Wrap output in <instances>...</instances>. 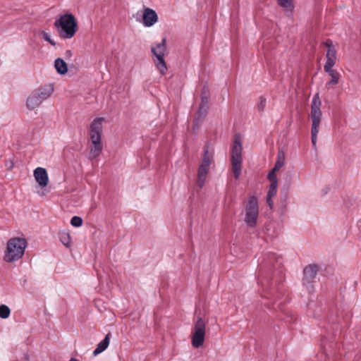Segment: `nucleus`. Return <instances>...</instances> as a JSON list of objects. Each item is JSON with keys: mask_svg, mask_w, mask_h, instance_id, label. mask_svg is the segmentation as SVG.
Returning <instances> with one entry per match:
<instances>
[{"mask_svg": "<svg viewBox=\"0 0 361 361\" xmlns=\"http://www.w3.org/2000/svg\"><path fill=\"white\" fill-rule=\"evenodd\" d=\"M27 243L25 238L13 237L6 243L4 254V260L7 263L15 262L23 257L27 247Z\"/></svg>", "mask_w": 361, "mask_h": 361, "instance_id": "1", "label": "nucleus"}, {"mask_svg": "<svg viewBox=\"0 0 361 361\" xmlns=\"http://www.w3.org/2000/svg\"><path fill=\"white\" fill-rule=\"evenodd\" d=\"M322 102L319 93L314 95L311 102L310 118L312 119L311 140L314 148L317 147V135L319 131V125L322 121V112L321 111Z\"/></svg>", "mask_w": 361, "mask_h": 361, "instance_id": "2", "label": "nucleus"}, {"mask_svg": "<svg viewBox=\"0 0 361 361\" xmlns=\"http://www.w3.org/2000/svg\"><path fill=\"white\" fill-rule=\"evenodd\" d=\"M59 36L63 39L72 38L77 31V22L72 14L61 16L54 22Z\"/></svg>", "mask_w": 361, "mask_h": 361, "instance_id": "3", "label": "nucleus"}, {"mask_svg": "<svg viewBox=\"0 0 361 361\" xmlns=\"http://www.w3.org/2000/svg\"><path fill=\"white\" fill-rule=\"evenodd\" d=\"M242 144L239 137H235L231 149L232 171L235 179H238L241 173Z\"/></svg>", "mask_w": 361, "mask_h": 361, "instance_id": "4", "label": "nucleus"}, {"mask_svg": "<svg viewBox=\"0 0 361 361\" xmlns=\"http://www.w3.org/2000/svg\"><path fill=\"white\" fill-rule=\"evenodd\" d=\"M259 216V206L257 197H249L245 206V215L244 221L250 227L255 226Z\"/></svg>", "mask_w": 361, "mask_h": 361, "instance_id": "5", "label": "nucleus"}, {"mask_svg": "<svg viewBox=\"0 0 361 361\" xmlns=\"http://www.w3.org/2000/svg\"><path fill=\"white\" fill-rule=\"evenodd\" d=\"M213 160V155L209 152L207 147L204 148V154L201 164L197 171V185L200 188H202L204 185L209 166Z\"/></svg>", "mask_w": 361, "mask_h": 361, "instance_id": "6", "label": "nucleus"}, {"mask_svg": "<svg viewBox=\"0 0 361 361\" xmlns=\"http://www.w3.org/2000/svg\"><path fill=\"white\" fill-rule=\"evenodd\" d=\"M206 325L207 322L202 317H198L195 323L192 333V345L195 348L201 347L204 343Z\"/></svg>", "mask_w": 361, "mask_h": 361, "instance_id": "7", "label": "nucleus"}, {"mask_svg": "<svg viewBox=\"0 0 361 361\" xmlns=\"http://www.w3.org/2000/svg\"><path fill=\"white\" fill-rule=\"evenodd\" d=\"M166 50V46L165 38H163L161 42L152 46V52L157 59V61H155L157 68L162 75L165 74L167 70L164 59Z\"/></svg>", "mask_w": 361, "mask_h": 361, "instance_id": "8", "label": "nucleus"}, {"mask_svg": "<svg viewBox=\"0 0 361 361\" xmlns=\"http://www.w3.org/2000/svg\"><path fill=\"white\" fill-rule=\"evenodd\" d=\"M103 118H96L90 126V140H102Z\"/></svg>", "mask_w": 361, "mask_h": 361, "instance_id": "9", "label": "nucleus"}, {"mask_svg": "<svg viewBox=\"0 0 361 361\" xmlns=\"http://www.w3.org/2000/svg\"><path fill=\"white\" fill-rule=\"evenodd\" d=\"M324 45L327 47L326 61L324 67H333L336 63L337 51L331 39L326 40Z\"/></svg>", "mask_w": 361, "mask_h": 361, "instance_id": "10", "label": "nucleus"}, {"mask_svg": "<svg viewBox=\"0 0 361 361\" xmlns=\"http://www.w3.org/2000/svg\"><path fill=\"white\" fill-rule=\"evenodd\" d=\"M158 21V16L155 11L146 8L142 14V23L145 27H151Z\"/></svg>", "mask_w": 361, "mask_h": 361, "instance_id": "11", "label": "nucleus"}, {"mask_svg": "<svg viewBox=\"0 0 361 361\" xmlns=\"http://www.w3.org/2000/svg\"><path fill=\"white\" fill-rule=\"evenodd\" d=\"M33 176L40 187L44 188L48 185L49 177L47 170L42 167H37L34 170Z\"/></svg>", "mask_w": 361, "mask_h": 361, "instance_id": "12", "label": "nucleus"}, {"mask_svg": "<svg viewBox=\"0 0 361 361\" xmlns=\"http://www.w3.org/2000/svg\"><path fill=\"white\" fill-rule=\"evenodd\" d=\"M92 146L90 149L88 158L91 160L94 159L101 154L103 146L102 140H91Z\"/></svg>", "mask_w": 361, "mask_h": 361, "instance_id": "13", "label": "nucleus"}, {"mask_svg": "<svg viewBox=\"0 0 361 361\" xmlns=\"http://www.w3.org/2000/svg\"><path fill=\"white\" fill-rule=\"evenodd\" d=\"M304 273V278L303 281L304 283H310L312 281V280L315 278L317 273V267L316 265H308L307 266L303 271Z\"/></svg>", "mask_w": 361, "mask_h": 361, "instance_id": "14", "label": "nucleus"}, {"mask_svg": "<svg viewBox=\"0 0 361 361\" xmlns=\"http://www.w3.org/2000/svg\"><path fill=\"white\" fill-rule=\"evenodd\" d=\"M42 102V101L39 97L38 94L34 92L27 97L26 106L29 109L33 110L37 108Z\"/></svg>", "mask_w": 361, "mask_h": 361, "instance_id": "15", "label": "nucleus"}, {"mask_svg": "<svg viewBox=\"0 0 361 361\" xmlns=\"http://www.w3.org/2000/svg\"><path fill=\"white\" fill-rule=\"evenodd\" d=\"M110 342V334H107L105 336V338L99 343L97 348L93 351V355L94 356L99 355V353H102L104 350H105L107 347L109 345Z\"/></svg>", "mask_w": 361, "mask_h": 361, "instance_id": "16", "label": "nucleus"}, {"mask_svg": "<svg viewBox=\"0 0 361 361\" xmlns=\"http://www.w3.org/2000/svg\"><path fill=\"white\" fill-rule=\"evenodd\" d=\"M53 91H54L53 86L49 85L45 86L43 88L38 90L37 91H36L35 92L38 94L39 97L43 102L44 100L47 99L51 95Z\"/></svg>", "mask_w": 361, "mask_h": 361, "instance_id": "17", "label": "nucleus"}, {"mask_svg": "<svg viewBox=\"0 0 361 361\" xmlns=\"http://www.w3.org/2000/svg\"><path fill=\"white\" fill-rule=\"evenodd\" d=\"M333 67H324L325 72L328 73L331 80L327 83V85H336L340 79V74L332 68Z\"/></svg>", "mask_w": 361, "mask_h": 361, "instance_id": "18", "label": "nucleus"}, {"mask_svg": "<svg viewBox=\"0 0 361 361\" xmlns=\"http://www.w3.org/2000/svg\"><path fill=\"white\" fill-rule=\"evenodd\" d=\"M54 66L57 73L61 75H65L68 72L67 63L60 58L55 60Z\"/></svg>", "mask_w": 361, "mask_h": 361, "instance_id": "19", "label": "nucleus"}, {"mask_svg": "<svg viewBox=\"0 0 361 361\" xmlns=\"http://www.w3.org/2000/svg\"><path fill=\"white\" fill-rule=\"evenodd\" d=\"M277 185H275V183H271L269 186V191L267 192V202L268 205L269 206L270 209H272L274 202L272 201V197H274L277 192Z\"/></svg>", "mask_w": 361, "mask_h": 361, "instance_id": "20", "label": "nucleus"}, {"mask_svg": "<svg viewBox=\"0 0 361 361\" xmlns=\"http://www.w3.org/2000/svg\"><path fill=\"white\" fill-rule=\"evenodd\" d=\"M284 163H285L284 153L283 152H279L278 153L277 160L276 161L275 166L273 168L274 171H279L284 165Z\"/></svg>", "mask_w": 361, "mask_h": 361, "instance_id": "21", "label": "nucleus"}, {"mask_svg": "<svg viewBox=\"0 0 361 361\" xmlns=\"http://www.w3.org/2000/svg\"><path fill=\"white\" fill-rule=\"evenodd\" d=\"M279 5L286 11H293V4L291 0H278Z\"/></svg>", "mask_w": 361, "mask_h": 361, "instance_id": "22", "label": "nucleus"}, {"mask_svg": "<svg viewBox=\"0 0 361 361\" xmlns=\"http://www.w3.org/2000/svg\"><path fill=\"white\" fill-rule=\"evenodd\" d=\"M11 310L9 307L5 305H0V317L7 319L10 316Z\"/></svg>", "mask_w": 361, "mask_h": 361, "instance_id": "23", "label": "nucleus"}, {"mask_svg": "<svg viewBox=\"0 0 361 361\" xmlns=\"http://www.w3.org/2000/svg\"><path fill=\"white\" fill-rule=\"evenodd\" d=\"M61 243L66 247L71 245V238L68 233H62L60 235Z\"/></svg>", "mask_w": 361, "mask_h": 361, "instance_id": "24", "label": "nucleus"}, {"mask_svg": "<svg viewBox=\"0 0 361 361\" xmlns=\"http://www.w3.org/2000/svg\"><path fill=\"white\" fill-rule=\"evenodd\" d=\"M71 224L75 227H79L82 224V219L81 217L75 216L71 220Z\"/></svg>", "mask_w": 361, "mask_h": 361, "instance_id": "25", "label": "nucleus"}, {"mask_svg": "<svg viewBox=\"0 0 361 361\" xmlns=\"http://www.w3.org/2000/svg\"><path fill=\"white\" fill-rule=\"evenodd\" d=\"M276 171H274L272 169L268 174V179L271 181V183H275V185H278V180L276 176Z\"/></svg>", "mask_w": 361, "mask_h": 361, "instance_id": "26", "label": "nucleus"}, {"mask_svg": "<svg viewBox=\"0 0 361 361\" xmlns=\"http://www.w3.org/2000/svg\"><path fill=\"white\" fill-rule=\"evenodd\" d=\"M209 99L207 96L202 97V101L200 104L202 109H208Z\"/></svg>", "mask_w": 361, "mask_h": 361, "instance_id": "27", "label": "nucleus"}, {"mask_svg": "<svg viewBox=\"0 0 361 361\" xmlns=\"http://www.w3.org/2000/svg\"><path fill=\"white\" fill-rule=\"evenodd\" d=\"M42 36L44 40L49 42L51 45L54 46L56 44V43L51 39L50 35L47 32L42 31Z\"/></svg>", "mask_w": 361, "mask_h": 361, "instance_id": "28", "label": "nucleus"}, {"mask_svg": "<svg viewBox=\"0 0 361 361\" xmlns=\"http://www.w3.org/2000/svg\"><path fill=\"white\" fill-rule=\"evenodd\" d=\"M207 109H202L200 106L199 111L197 112V119H202L203 118L205 115L207 114Z\"/></svg>", "mask_w": 361, "mask_h": 361, "instance_id": "29", "label": "nucleus"}, {"mask_svg": "<svg viewBox=\"0 0 361 361\" xmlns=\"http://www.w3.org/2000/svg\"><path fill=\"white\" fill-rule=\"evenodd\" d=\"M265 104H266L265 99H263L262 97H261V101L258 105L259 110L262 111L264 109V108L265 107Z\"/></svg>", "mask_w": 361, "mask_h": 361, "instance_id": "30", "label": "nucleus"}, {"mask_svg": "<svg viewBox=\"0 0 361 361\" xmlns=\"http://www.w3.org/2000/svg\"><path fill=\"white\" fill-rule=\"evenodd\" d=\"M269 263L271 264H274V261H276V262H278L279 261V258L276 257V256L274 255V254H271L269 256Z\"/></svg>", "mask_w": 361, "mask_h": 361, "instance_id": "31", "label": "nucleus"}, {"mask_svg": "<svg viewBox=\"0 0 361 361\" xmlns=\"http://www.w3.org/2000/svg\"><path fill=\"white\" fill-rule=\"evenodd\" d=\"M66 56L67 57H71L72 56V51L71 50H67L66 51Z\"/></svg>", "mask_w": 361, "mask_h": 361, "instance_id": "32", "label": "nucleus"}, {"mask_svg": "<svg viewBox=\"0 0 361 361\" xmlns=\"http://www.w3.org/2000/svg\"><path fill=\"white\" fill-rule=\"evenodd\" d=\"M69 361H78V360L75 358H71Z\"/></svg>", "mask_w": 361, "mask_h": 361, "instance_id": "33", "label": "nucleus"}]
</instances>
